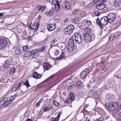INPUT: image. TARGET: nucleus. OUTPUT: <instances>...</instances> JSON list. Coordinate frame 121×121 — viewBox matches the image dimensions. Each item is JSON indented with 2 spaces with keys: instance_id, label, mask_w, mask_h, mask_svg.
I'll return each instance as SVG.
<instances>
[{
  "instance_id": "obj_1",
  "label": "nucleus",
  "mask_w": 121,
  "mask_h": 121,
  "mask_svg": "<svg viewBox=\"0 0 121 121\" xmlns=\"http://www.w3.org/2000/svg\"><path fill=\"white\" fill-rule=\"evenodd\" d=\"M15 99V98L13 96L5 98L2 100L1 102H2L3 104H2L4 107H5L8 106Z\"/></svg>"
},
{
  "instance_id": "obj_2",
  "label": "nucleus",
  "mask_w": 121,
  "mask_h": 121,
  "mask_svg": "<svg viewBox=\"0 0 121 121\" xmlns=\"http://www.w3.org/2000/svg\"><path fill=\"white\" fill-rule=\"evenodd\" d=\"M72 38L77 43L80 44L82 42V39L81 36L78 32L75 33L73 36Z\"/></svg>"
},
{
  "instance_id": "obj_3",
  "label": "nucleus",
  "mask_w": 121,
  "mask_h": 121,
  "mask_svg": "<svg viewBox=\"0 0 121 121\" xmlns=\"http://www.w3.org/2000/svg\"><path fill=\"white\" fill-rule=\"evenodd\" d=\"M118 107V104L115 102H111L108 103V109L111 111L116 110Z\"/></svg>"
},
{
  "instance_id": "obj_4",
  "label": "nucleus",
  "mask_w": 121,
  "mask_h": 121,
  "mask_svg": "<svg viewBox=\"0 0 121 121\" xmlns=\"http://www.w3.org/2000/svg\"><path fill=\"white\" fill-rule=\"evenodd\" d=\"M74 29V27L73 25L68 26L65 29V33L66 35H70L73 33Z\"/></svg>"
},
{
  "instance_id": "obj_5",
  "label": "nucleus",
  "mask_w": 121,
  "mask_h": 121,
  "mask_svg": "<svg viewBox=\"0 0 121 121\" xmlns=\"http://www.w3.org/2000/svg\"><path fill=\"white\" fill-rule=\"evenodd\" d=\"M104 1L103 0L98 1L97 2V4L96 5V9L99 10H101L104 9L106 7V4H104Z\"/></svg>"
},
{
  "instance_id": "obj_6",
  "label": "nucleus",
  "mask_w": 121,
  "mask_h": 121,
  "mask_svg": "<svg viewBox=\"0 0 121 121\" xmlns=\"http://www.w3.org/2000/svg\"><path fill=\"white\" fill-rule=\"evenodd\" d=\"M109 21L107 17L105 16L101 18L100 20V23L99 25H101V27L103 25L105 26L108 24Z\"/></svg>"
},
{
  "instance_id": "obj_7",
  "label": "nucleus",
  "mask_w": 121,
  "mask_h": 121,
  "mask_svg": "<svg viewBox=\"0 0 121 121\" xmlns=\"http://www.w3.org/2000/svg\"><path fill=\"white\" fill-rule=\"evenodd\" d=\"M83 39L86 42H89L92 39V36L89 33H86L83 35Z\"/></svg>"
},
{
  "instance_id": "obj_8",
  "label": "nucleus",
  "mask_w": 121,
  "mask_h": 121,
  "mask_svg": "<svg viewBox=\"0 0 121 121\" xmlns=\"http://www.w3.org/2000/svg\"><path fill=\"white\" fill-rule=\"evenodd\" d=\"M107 17L110 23H112L115 19V15L113 13H109Z\"/></svg>"
},
{
  "instance_id": "obj_9",
  "label": "nucleus",
  "mask_w": 121,
  "mask_h": 121,
  "mask_svg": "<svg viewBox=\"0 0 121 121\" xmlns=\"http://www.w3.org/2000/svg\"><path fill=\"white\" fill-rule=\"evenodd\" d=\"M7 45V41L0 36V49H2Z\"/></svg>"
},
{
  "instance_id": "obj_10",
  "label": "nucleus",
  "mask_w": 121,
  "mask_h": 121,
  "mask_svg": "<svg viewBox=\"0 0 121 121\" xmlns=\"http://www.w3.org/2000/svg\"><path fill=\"white\" fill-rule=\"evenodd\" d=\"M74 96L73 93H70L69 96L65 100V102L67 104H69L74 99Z\"/></svg>"
},
{
  "instance_id": "obj_11",
  "label": "nucleus",
  "mask_w": 121,
  "mask_h": 121,
  "mask_svg": "<svg viewBox=\"0 0 121 121\" xmlns=\"http://www.w3.org/2000/svg\"><path fill=\"white\" fill-rule=\"evenodd\" d=\"M39 26L38 23L36 22L34 23L32 26V27L31 26L29 25L28 26V28L30 30H34L35 32L38 29Z\"/></svg>"
},
{
  "instance_id": "obj_12",
  "label": "nucleus",
  "mask_w": 121,
  "mask_h": 121,
  "mask_svg": "<svg viewBox=\"0 0 121 121\" xmlns=\"http://www.w3.org/2000/svg\"><path fill=\"white\" fill-rule=\"evenodd\" d=\"M82 23L84 24V25L86 26L83 28H82L81 26V28L82 30L86 28L87 27L89 26L91 24V21L89 20H85L82 21Z\"/></svg>"
},
{
  "instance_id": "obj_13",
  "label": "nucleus",
  "mask_w": 121,
  "mask_h": 121,
  "mask_svg": "<svg viewBox=\"0 0 121 121\" xmlns=\"http://www.w3.org/2000/svg\"><path fill=\"white\" fill-rule=\"evenodd\" d=\"M63 7L65 10L69 9L71 7L70 3L68 1H65V3L62 4Z\"/></svg>"
},
{
  "instance_id": "obj_14",
  "label": "nucleus",
  "mask_w": 121,
  "mask_h": 121,
  "mask_svg": "<svg viewBox=\"0 0 121 121\" xmlns=\"http://www.w3.org/2000/svg\"><path fill=\"white\" fill-rule=\"evenodd\" d=\"M56 25L55 24H48L47 26V28L48 30L51 31L54 30L56 28Z\"/></svg>"
},
{
  "instance_id": "obj_15",
  "label": "nucleus",
  "mask_w": 121,
  "mask_h": 121,
  "mask_svg": "<svg viewBox=\"0 0 121 121\" xmlns=\"http://www.w3.org/2000/svg\"><path fill=\"white\" fill-rule=\"evenodd\" d=\"M114 95L112 93L108 94L105 96V99L107 100H113Z\"/></svg>"
},
{
  "instance_id": "obj_16",
  "label": "nucleus",
  "mask_w": 121,
  "mask_h": 121,
  "mask_svg": "<svg viewBox=\"0 0 121 121\" xmlns=\"http://www.w3.org/2000/svg\"><path fill=\"white\" fill-rule=\"evenodd\" d=\"M43 65L44 67V69L46 70H47L52 67V65L48 62H46L43 63Z\"/></svg>"
},
{
  "instance_id": "obj_17",
  "label": "nucleus",
  "mask_w": 121,
  "mask_h": 121,
  "mask_svg": "<svg viewBox=\"0 0 121 121\" xmlns=\"http://www.w3.org/2000/svg\"><path fill=\"white\" fill-rule=\"evenodd\" d=\"M31 77H33L35 78L39 79L42 77V75L41 74H39L37 72H35L34 73L33 75L31 76Z\"/></svg>"
},
{
  "instance_id": "obj_18",
  "label": "nucleus",
  "mask_w": 121,
  "mask_h": 121,
  "mask_svg": "<svg viewBox=\"0 0 121 121\" xmlns=\"http://www.w3.org/2000/svg\"><path fill=\"white\" fill-rule=\"evenodd\" d=\"M56 3H55V9L56 11H59L60 9V6L59 4V2L58 1H56Z\"/></svg>"
},
{
  "instance_id": "obj_19",
  "label": "nucleus",
  "mask_w": 121,
  "mask_h": 121,
  "mask_svg": "<svg viewBox=\"0 0 121 121\" xmlns=\"http://www.w3.org/2000/svg\"><path fill=\"white\" fill-rule=\"evenodd\" d=\"M89 73L86 71H84L81 73L80 74V77L82 79H84L87 76V74Z\"/></svg>"
},
{
  "instance_id": "obj_20",
  "label": "nucleus",
  "mask_w": 121,
  "mask_h": 121,
  "mask_svg": "<svg viewBox=\"0 0 121 121\" xmlns=\"http://www.w3.org/2000/svg\"><path fill=\"white\" fill-rule=\"evenodd\" d=\"M21 85L20 84L18 83L17 84L15 85L12 89V91L13 92H14L17 90L18 89L20 88Z\"/></svg>"
},
{
  "instance_id": "obj_21",
  "label": "nucleus",
  "mask_w": 121,
  "mask_h": 121,
  "mask_svg": "<svg viewBox=\"0 0 121 121\" xmlns=\"http://www.w3.org/2000/svg\"><path fill=\"white\" fill-rule=\"evenodd\" d=\"M115 117L116 118L121 117V109H119L117 112H116L115 113Z\"/></svg>"
},
{
  "instance_id": "obj_22",
  "label": "nucleus",
  "mask_w": 121,
  "mask_h": 121,
  "mask_svg": "<svg viewBox=\"0 0 121 121\" xmlns=\"http://www.w3.org/2000/svg\"><path fill=\"white\" fill-rule=\"evenodd\" d=\"M61 114V112H60L58 114L57 117L56 118L52 117L51 119V121H58Z\"/></svg>"
},
{
  "instance_id": "obj_23",
  "label": "nucleus",
  "mask_w": 121,
  "mask_h": 121,
  "mask_svg": "<svg viewBox=\"0 0 121 121\" xmlns=\"http://www.w3.org/2000/svg\"><path fill=\"white\" fill-rule=\"evenodd\" d=\"M65 52L63 51H62L60 56L58 58H57V59L59 60H61L62 59H63L65 58Z\"/></svg>"
},
{
  "instance_id": "obj_24",
  "label": "nucleus",
  "mask_w": 121,
  "mask_h": 121,
  "mask_svg": "<svg viewBox=\"0 0 121 121\" xmlns=\"http://www.w3.org/2000/svg\"><path fill=\"white\" fill-rule=\"evenodd\" d=\"M48 48V46H44L42 48L39 49L38 50V51L39 52H42L45 51Z\"/></svg>"
},
{
  "instance_id": "obj_25",
  "label": "nucleus",
  "mask_w": 121,
  "mask_h": 121,
  "mask_svg": "<svg viewBox=\"0 0 121 121\" xmlns=\"http://www.w3.org/2000/svg\"><path fill=\"white\" fill-rule=\"evenodd\" d=\"M74 46H71L68 45V50L70 52L72 51L74 49Z\"/></svg>"
},
{
  "instance_id": "obj_26",
  "label": "nucleus",
  "mask_w": 121,
  "mask_h": 121,
  "mask_svg": "<svg viewBox=\"0 0 121 121\" xmlns=\"http://www.w3.org/2000/svg\"><path fill=\"white\" fill-rule=\"evenodd\" d=\"M68 45L71 46H74L73 41L72 39H70L68 41Z\"/></svg>"
},
{
  "instance_id": "obj_27",
  "label": "nucleus",
  "mask_w": 121,
  "mask_h": 121,
  "mask_svg": "<svg viewBox=\"0 0 121 121\" xmlns=\"http://www.w3.org/2000/svg\"><path fill=\"white\" fill-rule=\"evenodd\" d=\"M15 52L16 54L19 55L21 53V52L19 49L16 48L15 51Z\"/></svg>"
},
{
  "instance_id": "obj_28",
  "label": "nucleus",
  "mask_w": 121,
  "mask_h": 121,
  "mask_svg": "<svg viewBox=\"0 0 121 121\" xmlns=\"http://www.w3.org/2000/svg\"><path fill=\"white\" fill-rule=\"evenodd\" d=\"M46 7L43 6H39V11L42 12L45 9Z\"/></svg>"
},
{
  "instance_id": "obj_29",
  "label": "nucleus",
  "mask_w": 121,
  "mask_h": 121,
  "mask_svg": "<svg viewBox=\"0 0 121 121\" xmlns=\"http://www.w3.org/2000/svg\"><path fill=\"white\" fill-rule=\"evenodd\" d=\"M24 85L26 86L27 88H28L29 86H30V85L29 84V83L28 80H27L24 83Z\"/></svg>"
},
{
  "instance_id": "obj_30",
  "label": "nucleus",
  "mask_w": 121,
  "mask_h": 121,
  "mask_svg": "<svg viewBox=\"0 0 121 121\" xmlns=\"http://www.w3.org/2000/svg\"><path fill=\"white\" fill-rule=\"evenodd\" d=\"M31 55V54L30 51L26 52L24 54L25 56L26 57L29 56Z\"/></svg>"
},
{
  "instance_id": "obj_31",
  "label": "nucleus",
  "mask_w": 121,
  "mask_h": 121,
  "mask_svg": "<svg viewBox=\"0 0 121 121\" xmlns=\"http://www.w3.org/2000/svg\"><path fill=\"white\" fill-rule=\"evenodd\" d=\"M15 70L14 68L12 67L9 70L10 73L11 74L15 72Z\"/></svg>"
},
{
  "instance_id": "obj_32",
  "label": "nucleus",
  "mask_w": 121,
  "mask_h": 121,
  "mask_svg": "<svg viewBox=\"0 0 121 121\" xmlns=\"http://www.w3.org/2000/svg\"><path fill=\"white\" fill-rule=\"evenodd\" d=\"M74 84V83L72 82H68L67 83V85L69 87H72L73 86Z\"/></svg>"
},
{
  "instance_id": "obj_33",
  "label": "nucleus",
  "mask_w": 121,
  "mask_h": 121,
  "mask_svg": "<svg viewBox=\"0 0 121 121\" xmlns=\"http://www.w3.org/2000/svg\"><path fill=\"white\" fill-rule=\"evenodd\" d=\"M113 4L115 6V7H118L119 6V4L118 2L116 1H115L113 2Z\"/></svg>"
},
{
  "instance_id": "obj_34",
  "label": "nucleus",
  "mask_w": 121,
  "mask_h": 121,
  "mask_svg": "<svg viewBox=\"0 0 121 121\" xmlns=\"http://www.w3.org/2000/svg\"><path fill=\"white\" fill-rule=\"evenodd\" d=\"M82 82L80 81H77L76 83L77 86L78 87H81L82 86Z\"/></svg>"
},
{
  "instance_id": "obj_35",
  "label": "nucleus",
  "mask_w": 121,
  "mask_h": 121,
  "mask_svg": "<svg viewBox=\"0 0 121 121\" xmlns=\"http://www.w3.org/2000/svg\"><path fill=\"white\" fill-rule=\"evenodd\" d=\"M53 103L54 105L58 107L59 106V103L55 100H53Z\"/></svg>"
},
{
  "instance_id": "obj_36",
  "label": "nucleus",
  "mask_w": 121,
  "mask_h": 121,
  "mask_svg": "<svg viewBox=\"0 0 121 121\" xmlns=\"http://www.w3.org/2000/svg\"><path fill=\"white\" fill-rule=\"evenodd\" d=\"M73 22L75 23H77L78 22V20L77 17H76L73 20Z\"/></svg>"
},
{
  "instance_id": "obj_37",
  "label": "nucleus",
  "mask_w": 121,
  "mask_h": 121,
  "mask_svg": "<svg viewBox=\"0 0 121 121\" xmlns=\"http://www.w3.org/2000/svg\"><path fill=\"white\" fill-rule=\"evenodd\" d=\"M46 41L45 40L42 41L39 43V44L41 46L44 44L45 43Z\"/></svg>"
},
{
  "instance_id": "obj_38",
  "label": "nucleus",
  "mask_w": 121,
  "mask_h": 121,
  "mask_svg": "<svg viewBox=\"0 0 121 121\" xmlns=\"http://www.w3.org/2000/svg\"><path fill=\"white\" fill-rule=\"evenodd\" d=\"M59 52V50L58 49L56 50L54 52L55 55L56 56H57L58 55Z\"/></svg>"
},
{
  "instance_id": "obj_39",
  "label": "nucleus",
  "mask_w": 121,
  "mask_h": 121,
  "mask_svg": "<svg viewBox=\"0 0 121 121\" xmlns=\"http://www.w3.org/2000/svg\"><path fill=\"white\" fill-rule=\"evenodd\" d=\"M5 64L4 65V66L5 67V66H8L9 64L8 61L6 60L5 62Z\"/></svg>"
},
{
  "instance_id": "obj_40",
  "label": "nucleus",
  "mask_w": 121,
  "mask_h": 121,
  "mask_svg": "<svg viewBox=\"0 0 121 121\" xmlns=\"http://www.w3.org/2000/svg\"><path fill=\"white\" fill-rule=\"evenodd\" d=\"M28 48L26 46H24L23 47V50L25 51H27L28 50Z\"/></svg>"
},
{
  "instance_id": "obj_41",
  "label": "nucleus",
  "mask_w": 121,
  "mask_h": 121,
  "mask_svg": "<svg viewBox=\"0 0 121 121\" xmlns=\"http://www.w3.org/2000/svg\"><path fill=\"white\" fill-rule=\"evenodd\" d=\"M43 99H41L39 101V102H38L37 103V104H36V106H39L40 103L42 101H43Z\"/></svg>"
},
{
  "instance_id": "obj_42",
  "label": "nucleus",
  "mask_w": 121,
  "mask_h": 121,
  "mask_svg": "<svg viewBox=\"0 0 121 121\" xmlns=\"http://www.w3.org/2000/svg\"><path fill=\"white\" fill-rule=\"evenodd\" d=\"M94 14L95 16H98L100 15V14L99 12H96L94 13Z\"/></svg>"
},
{
  "instance_id": "obj_43",
  "label": "nucleus",
  "mask_w": 121,
  "mask_h": 121,
  "mask_svg": "<svg viewBox=\"0 0 121 121\" xmlns=\"http://www.w3.org/2000/svg\"><path fill=\"white\" fill-rule=\"evenodd\" d=\"M30 51L31 54L32 55L34 54L36 52V51L35 49L33 50Z\"/></svg>"
},
{
  "instance_id": "obj_44",
  "label": "nucleus",
  "mask_w": 121,
  "mask_h": 121,
  "mask_svg": "<svg viewBox=\"0 0 121 121\" xmlns=\"http://www.w3.org/2000/svg\"><path fill=\"white\" fill-rule=\"evenodd\" d=\"M97 120L99 121H103L104 120V118L103 117H101Z\"/></svg>"
},
{
  "instance_id": "obj_45",
  "label": "nucleus",
  "mask_w": 121,
  "mask_h": 121,
  "mask_svg": "<svg viewBox=\"0 0 121 121\" xmlns=\"http://www.w3.org/2000/svg\"><path fill=\"white\" fill-rule=\"evenodd\" d=\"M29 112H26L25 113L24 115V117H26L28 115Z\"/></svg>"
},
{
  "instance_id": "obj_46",
  "label": "nucleus",
  "mask_w": 121,
  "mask_h": 121,
  "mask_svg": "<svg viewBox=\"0 0 121 121\" xmlns=\"http://www.w3.org/2000/svg\"><path fill=\"white\" fill-rule=\"evenodd\" d=\"M38 56V54L37 53H35L32 58H36Z\"/></svg>"
},
{
  "instance_id": "obj_47",
  "label": "nucleus",
  "mask_w": 121,
  "mask_h": 121,
  "mask_svg": "<svg viewBox=\"0 0 121 121\" xmlns=\"http://www.w3.org/2000/svg\"><path fill=\"white\" fill-rule=\"evenodd\" d=\"M43 110H44L45 111H47L49 109L48 108V107H46L45 108H43Z\"/></svg>"
},
{
  "instance_id": "obj_48",
  "label": "nucleus",
  "mask_w": 121,
  "mask_h": 121,
  "mask_svg": "<svg viewBox=\"0 0 121 121\" xmlns=\"http://www.w3.org/2000/svg\"><path fill=\"white\" fill-rule=\"evenodd\" d=\"M47 0L48 2L50 3H51L52 5L54 4V3L53 2V0Z\"/></svg>"
},
{
  "instance_id": "obj_49",
  "label": "nucleus",
  "mask_w": 121,
  "mask_h": 121,
  "mask_svg": "<svg viewBox=\"0 0 121 121\" xmlns=\"http://www.w3.org/2000/svg\"><path fill=\"white\" fill-rule=\"evenodd\" d=\"M114 34H112L109 37L112 39V40L114 37Z\"/></svg>"
},
{
  "instance_id": "obj_50",
  "label": "nucleus",
  "mask_w": 121,
  "mask_h": 121,
  "mask_svg": "<svg viewBox=\"0 0 121 121\" xmlns=\"http://www.w3.org/2000/svg\"><path fill=\"white\" fill-rule=\"evenodd\" d=\"M96 22L97 23V24H98V25L99 26H100L101 27V25H99V23H100V21L99 20H96Z\"/></svg>"
},
{
  "instance_id": "obj_51",
  "label": "nucleus",
  "mask_w": 121,
  "mask_h": 121,
  "mask_svg": "<svg viewBox=\"0 0 121 121\" xmlns=\"http://www.w3.org/2000/svg\"><path fill=\"white\" fill-rule=\"evenodd\" d=\"M32 39V37L30 36H28L27 37V39L29 41L31 40Z\"/></svg>"
},
{
  "instance_id": "obj_52",
  "label": "nucleus",
  "mask_w": 121,
  "mask_h": 121,
  "mask_svg": "<svg viewBox=\"0 0 121 121\" xmlns=\"http://www.w3.org/2000/svg\"><path fill=\"white\" fill-rule=\"evenodd\" d=\"M55 42V40H53L52 42L51 43V45L52 46L53 45V46H55L56 44H54V43Z\"/></svg>"
},
{
  "instance_id": "obj_53",
  "label": "nucleus",
  "mask_w": 121,
  "mask_h": 121,
  "mask_svg": "<svg viewBox=\"0 0 121 121\" xmlns=\"http://www.w3.org/2000/svg\"><path fill=\"white\" fill-rule=\"evenodd\" d=\"M52 10H53V9H52V10H51L50 11V12H49V14L50 15L52 14H53Z\"/></svg>"
},
{
  "instance_id": "obj_54",
  "label": "nucleus",
  "mask_w": 121,
  "mask_h": 121,
  "mask_svg": "<svg viewBox=\"0 0 121 121\" xmlns=\"http://www.w3.org/2000/svg\"><path fill=\"white\" fill-rule=\"evenodd\" d=\"M119 87L120 88H121V81L119 82Z\"/></svg>"
},
{
  "instance_id": "obj_55",
  "label": "nucleus",
  "mask_w": 121,
  "mask_h": 121,
  "mask_svg": "<svg viewBox=\"0 0 121 121\" xmlns=\"http://www.w3.org/2000/svg\"><path fill=\"white\" fill-rule=\"evenodd\" d=\"M117 119V121H121V117H118L116 118Z\"/></svg>"
},
{
  "instance_id": "obj_56",
  "label": "nucleus",
  "mask_w": 121,
  "mask_h": 121,
  "mask_svg": "<svg viewBox=\"0 0 121 121\" xmlns=\"http://www.w3.org/2000/svg\"><path fill=\"white\" fill-rule=\"evenodd\" d=\"M4 14L3 13H0V17H1L4 16Z\"/></svg>"
},
{
  "instance_id": "obj_57",
  "label": "nucleus",
  "mask_w": 121,
  "mask_h": 121,
  "mask_svg": "<svg viewBox=\"0 0 121 121\" xmlns=\"http://www.w3.org/2000/svg\"><path fill=\"white\" fill-rule=\"evenodd\" d=\"M26 121H32V120L31 119H30L28 118V119Z\"/></svg>"
},
{
  "instance_id": "obj_58",
  "label": "nucleus",
  "mask_w": 121,
  "mask_h": 121,
  "mask_svg": "<svg viewBox=\"0 0 121 121\" xmlns=\"http://www.w3.org/2000/svg\"><path fill=\"white\" fill-rule=\"evenodd\" d=\"M112 40V39L110 37H109V41H110L111 40Z\"/></svg>"
},
{
  "instance_id": "obj_59",
  "label": "nucleus",
  "mask_w": 121,
  "mask_h": 121,
  "mask_svg": "<svg viewBox=\"0 0 121 121\" xmlns=\"http://www.w3.org/2000/svg\"><path fill=\"white\" fill-rule=\"evenodd\" d=\"M77 13V11H75L74 12H73V13L74 14H75Z\"/></svg>"
},
{
  "instance_id": "obj_60",
  "label": "nucleus",
  "mask_w": 121,
  "mask_h": 121,
  "mask_svg": "<svg viewBox=\"0 0 121 121\" xmlns=\"http://www.w3.org/2000/svg\"><path fill=\"white\" fill-rule=\"evenodd\" d=\"M96 20L99 21V18H97Z\"/></svg>"
},
{
  "instance_id": "obj_61",
  "label": "nucleus",
  "mask_w": 121,
  "mask_h": 121,
  "mask_svg": "<svg viewBox=\"0 0 121 121\" xmlns=\"http://www.w3.org/2000/svg\"><path fill=\"white\" fill-rule=\"evenodd\" d=\"M104 63V62H101V64H103Z\"/></svg>"
},
{
  "instance_id": "obj_62",
  "label": "nucleus",
  "mask_w": 121,
  "mask_h": 121,
  "mask_svg": "<svg viewBox=\"0 0 121 121\" xmlns=\"http://www.w3.org/2000/svg\"><path fill=\"white\" fill-rule=\"evenodd\" d=\"M80 5H81V6H83V5L82 4H81Z\"/></svg>"
},
{
  "instance_id": "obj_63",
  "label": "nucleus",
  "mask_w": 121,
  "mask_h": 121,
  "mask_svg": "<svg viewBox=\"0 0 121 121\" xmlns=\"http://www.w3.org/2000/svg\"><path fill=\"white\" fill-rule=\"evenodd\" d=\"M2 23H4V21H3L2 20Z\"/></svg>"
},
{
  "instance_id": "obj_64",
  "label": "nucleus",
  "mask_w": 121,
  "mask_h": 121,
  "mask_svg": "<svg viewBox=\"0 0 121 121\" xmlns=\"http://www.w3.org/2000/svg\"><path fill=\"white\" fill-rule=\"evenodd\" d=\"M90 121V119H88V121Z\"/></svg>"
}]
</instances>
